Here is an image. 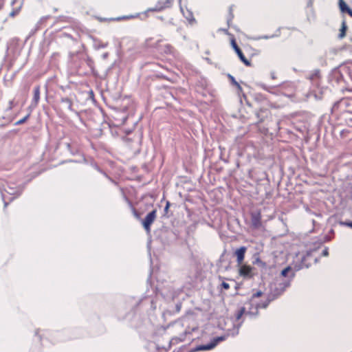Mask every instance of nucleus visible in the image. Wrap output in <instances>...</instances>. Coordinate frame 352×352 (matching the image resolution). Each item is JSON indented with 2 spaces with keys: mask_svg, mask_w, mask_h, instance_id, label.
Returning <instances> with one entry per match:
<instances>
[{
  "mask_svg": "<svg viewBox=\"0 0 352 352\" xmlns=\"http://www.w3.org/2000/svg\"><path fill=\"white\" fill-rule=\"evenodd\" d=\"M28 116H25V118H23V119L19 120L16 124H23V122H25L26 121V120L28 119Z\"/></svg>",
  "mask_w": 352,
  "mask_h": 352,
  "instance_id": "24",
  "label": "nucleus"
},
{
  "mask_svg": "<svg viewBox=\"0 0 352 352\" xmlns=\"http://www.w3.org/2000/svg\"><path fill=\"white\" fill-rule=\"evenodd\" d=\"M240 267L239 269V274L241 276L244 278H251L254 276L253 270L254 267L248 265H239Z\"/></svg>",
  "mask_w": 352,
  "mask_h": 352,
  "instance_id": "3",
  "label": "nucleus"
},
{
  "mask_svg": "<svg viewBox=\"0 0 352 352\" xmlns=\"http://www.w3.org/2000/svg\"><path fill=\"white\" fill-rule=\"evenodd\" d=\"M129 18L130 17H129V16H124V17H122V19H129Z\"/></svg>",
  "mask_w": 352,
  "mask_h": 352,
  "instance_id": "30",
  "label": "nucleus"
},
{
  "mask_svg": "<svg viewBox=\"0 0 352 352\" xmlns=\"http://www.w3.org/2000/svg\"><path fill=\"white\" fill-rule=\"evenodd\" d=\"M346 13L349 14V15H350L351 16H352V10L350 9L349 8L346 10V11L345 12Z\"/></svg>",
  "mask_w": 352,
  "mask_h": 352,
  "instance_id": "26",
  "label": "nucleus"
},
{
  "mask_svg": "<svg viewBox=\"0 0 352 352\" xmlns=\"http://www.w3.org/2000/svg\"><path fill=\"white\" fill-rule=\"evenodd\" d=\"M11 5L12 8L10 16L14 17L21 12L23 5V0H12Z\"/></svg>",
  "mask_w": 352,
  "mask_h": 352,
  "instance_id": "4",
  "label": "nucleus"
},
{
  "mask_svg": "<svg viewBox=\"0 0 352 352\" xmlns=\"http://www.w3.org/2000/svg\"><path fill=\"white\" fill-rule=\"evenodd\" d=\"M233 18H234V14H233L232 8L230 7L228 8V17H227V23H228V26L230 25V23L232 21Z\"/></svg>",
  "mask_w": 352,
  "mask_h": 352,
  "instance_id": "14",
  "label": "nucleus"
},
{
  "mask_svg": "<svg viewBox=\"0 0 352 352\" xmlns=\"http://www.w3.org/2000/svg\"><path fill=\"white\" fill-rule=\"evenodd\" d=\"M291 271V267H285V269H283L281 272V275L283 276V277H286L287 276V274L289 272Z\"/></svg>",
  "mask_w": 352,
  "mask_h": 352,
  "instance_id": "18",
  "label": "nucleus"
},
{
  "mask_svg": "<svg viewBox=\"0 0 352 352\" xmlns=\"http://www.w3.org/2000/svg\"><path fill=\"white\" fill-rule=\"evenodd\" d=\"M350 41L352 42V37L350 38Z\"/></svg>",
  "mask_w": 352,
  "mask_h": 352,
  "instance_id": "32",
  "label": "nucleus"
},
{
  "mask_svg": "<svg viewBox=\"0 0 352 352\" xmlns=\"http://www.w3.org/2000/svg\"><path fill=\"white\" fill-rule=\"evenodd\" d=\"M230 78L232 80V82L234 85H235L239 89H241V85L235 80V79L230 76Z\"/></svg>",
  "mask_w": 352,
  "mask_h": 352,
  "instance_id": "20",
  "label": "nucleus"
},
{
  "mask_svg": "<svg viewBox=\"0 0 352 352\" xmlns=\"http://www.w3.org/2000/svg\"><path fill=\"white\" fill-rule=\"evenodd\" d=\"M62 102H65L68 105L69 109H72L73 103L71 99L68 98H63L61 99Z\"/></svg>",
  "mask_w": 352,
  "mask_h": 352,
  "instance_id": "17",
  "label": "nucleus"
},
{
  "mask_svg": "<svg viewBox=\"0 0 352 352\" xmlns=\"http://www.w3.org/2000/svg\"><path fill=\"white\" fill-rule=\"evenodd\" d=\"M230 44H231V46L233 48V50L235 51V52L236 53L237 52H239L241 49L240 47L238 46L236 42V40H235V38L234 36V35L232 34H230Z\"/></svg>",
  "mask_w": 352,
  "mask_h": 352,
  "instance_id": "13",
  "label": "nucleus"
},
{
  "mask_svg": "<svg viewBox=\"0 0 352 352\" xmlns=\"http://www.w3.org/2000/svg\"><path fill=\"white\" fill-rule=\"evenodd\" d=\"M172 2L173 0H159L155 8L151 9V10L156 12L162 11L166 8H170Z\"/></svg>",
  "mask_w": 352,
  "mask_h": 352,
  "instance_id": "5",
  "label": "nucleus"
},
{
  "mask_svg": "<svg viewBox=\"0 0 352 352\" xmlns=\"http://www.w3.org/2000/svg\"><path fill=\"white\" fill-rule=\"evenodd\" d=\"M263 294V292L261 291H258L256 292V293L253 294L252 295V298H258L260 296H261Z\"/></svg>",
  "mask_w": 352,
  "mask_h": 352,
  "instance_id": "21",
  "label": "nucleus"
},
{
  "mask_svg": "<svg viewBox=\"0 0 352 352\" xmlns=\"http://www.w3.org/2000/svg\"><path fill=\"white\" fill-rule=\"evenodd\" d=\"M346 225L352 228V222H347L346 223Z\"/></svg>",
  "mask_w": 352,
  "mask_h": 352,
  "instance_id": "29",
  "label": "nucleus"
},
{
  "mask_svg": "<svg viewBox=\"0 0 352 352\" xmlns=\"http://www.w3.org/2000/svg\"><path fill=\"white\" fill-rule=\"evenodd\" d=\"M223 340V338H217V339H215L211 343H210L208 344H205V345L201 346L200 349H202V350H210V349L214 348L217 344L219 341Z\"/></svg>",
  "mask_w": 352,
  "mask_h": 352,
  "instance_id": "8",
  "label": "nucleus"
},
{
  "mask_svg": "<svg viewBox=\"0 0 352 352\" xmlns=\"http://www.w3.org/2000/svg\"><path fill=\"white\" fill-rule=\"evenodd\" d=\"M157 216V210H153L149 212L142 221L143 226L147 232L151 231V226L154 222Z\"/></svg>",
  "mask_w": 352,
  "mask_h": 352,
  "instance_id": "2",
  "label": "nucleus"
},
{
  "mask_svg": "<svg viewBox=\"0 0 352 352\" xmlns=\"http://www.w3.org/2000/svg\"><path fill=\"white\" fill-rule=\"evenodd\" d=\"M86 62L87 65L92 69L94 65V60L91 58H87Z\"/></svg>",
  "mask_w": 352,
  "mask_h": 352,
  "instance_id": "19",
  "label": "nucleus"
},
{
  "mask_svg": "<svg viewBox=\"0 0 352 352\" xmlns=\"http://www.w3.org/2000/svg\"><path fill=\"white\" fill-rule=\"evenodd\" d=\"M339 6L340 10L342 12H345L346 10L349 8L348 6L346 5L344 0H339Z\"/></svg>",
  "mask_w": 352,
  "mask_h": 352,
  "instance_id": "15",
  "label": "nucleus"
},
{
  "mask_svg": "<svg viewBox=\"0 0 352 352\" xmlns=\"http://www.w3.org/2000/svg\"><path fill=\"white\" fill-rule=\"evenodd\" d=\"M230 44H231V46L233 48V50L235 51V52L236 53L237 52H239L241 49L240 47L238 46L236 42V40H235V38L234 36V35L232 34H230Z\"/></svg>",
  "mask_w": 352,
  "mask_h": 352,
  "instance_id": "12",
  "label": "nucleus"
},
{
  "mask_svg": "<svg viewBox=\"0 0 352 352\" xmlns=\"http://www.w3.org/2000/svg\"><path fill=\"white\" fill-rule=\"evenodd\" d=\"M245 311V307H241L236 314V319L239 320Z\"/></svg>",
  "mask_w": 352,
  "mask_h": 352,
  "instance_id": "16",
  "label": "nucleus"
},
{
  "mask_svg": "<svg viewBox=\"0 0 352 352\" xmlns=\"http://www.w3.org/2000/svg\"><path fill=\"white\" fill-rule=\"evenodd\" d=\"M322 256H327L329 255V249L328 248H325L322 252Z\"/></svg>",
  "mask_w": 352,
  "mask_h": 352,
  "instance_id": "22",
  "label": "nucleus"
},
{
  "mask_svg": "<svg viewBox=\"0 0 352 352\" xmlns=\"http://www.w3.org/2000/svg\"><path fill=\"white\" fill-rule=\"evenodd\" d=\"M39 100H40V87L38 86L34 89L33 100L35 102V104H38Z\"/></svg>",
  "mask_w": 352,
  "mask_h": 352,
  "instance_id": "11",
  "label": "nucleus"
},
{
  "mask_svg": "<svg viewBox=\"0 0 352 352\" xmlns=\"http://www.w3.org/2000/svg\"><path fill=\"white\" fill-rule=\"evenodd\" d=\"M292 30H297L296 28H292Z\"/></svg>",
  "mask_w": 352,
  "mask_h": 352,
  "instance_id": "31",
  "label": "nucleus"
},
{
  "mask_svg": "<svg viewBox=\"0 0 352 352\" xmlns=\"http://www.w3.org/2000/svg\"><path fill=\"white\" fill-rule=\"evenodd\" d=\"M346 30H347V25L346 24V22L345 21H342V25H341V28L340 30V33H339V35H338V37L340 38H344L346 36Z\"/></svg>",
  "mask_w": 352,
  "mask_h": 352,
  "instance_id": "10",
  "label": "nucleus"
},
{
  "mask_svg": "<svg viewBox=\"0 0 352 352\" xmlns=\"http://www.w3.org/2000/svg\"><path fill=\"white\" fill-rule=\"evenodd\" d=\"M246 250V247L242 246L235 251L234 254L236 256V262L238 265H241L243 263Z\"/></svg>",
  "mask_w": 352,
  "mask_h": 352,
  "instance_id": "6",
  "label": "nucleus"
},
{
  "mask_svg": "<svg viewBox=\"0 0 352 352\" xmlns=\"http://www.w3.org/2000/svg\"><path fill=\"white\" fill-rule=\"evenodd\" d=\"M180 10L184 15V16L187 19V21L189 22V23L192 24L195 21V19L193 16V13L188 10L187 8L184 9V8L181 7Z\"/></svg>",
  "mask_w": 352,
  "mask_h": 352,
  "instance_id": "7",
  "label": "nucleus"
},
{
  "mask_svg": "<svg viewBox=\"0 0 352 352\" xmlns=\"http://www.w3.org/2000/svg\"><path fill=\"white\" fill-rule=\"evenodd\" d=\"M221 287L225 289H228L230 288V285L226 282H223L221 283Z\"/></svg>",
  "mask_w": 352,
  "mask_h": 352,
  "instance_id": "23",
  "label": "nucleus"
},
{
  "mask_svg": "<svg viewBox=\"0 0 352 352\" xmlns=\"http://www.w3.org/2000/svg\"><path fill=\"white\" fill-rule=\"evenodd\" d=\"M169 206H170V202L167 201L166 205L165 208H164V210H165L166 212L168 211V210L169 208Z\"/></svg>",
  "mask_w": 352,
  "mask_h": 352,
  "instance_id": "25",
  "label": "nucleus"
},
{
  "mask_svg": "<svg viewBox=\"0 0 352 352\" xmlns=\"http://www.w3.org/2000/svg\"><path fill=\"white\" fill-rule=\"evenodd\" d=\"M251 228L254 230L260 229L262 226V215L260 210L250 212Z\"/></svg>",
  "mask_w": 352,
  "mask_h": 352,
  "instance_id": "1",
  "label": "nucleus"
},
{
  "mask_svg": "<svg viewBox=\"0 0 352 352\" xmlns=\"http://www.w3.org/2000/svg\"><path fill=\"white\" fill-rule=\"evenodd\" d=\"M166 48L168 49V51L169 52H171L173 49V47L171 45H166Z\"/></svg>",
  "mask_w": 352,
  "mask_h": 352,
  "instance_id": "27",
  "label": "nucleus"
},
{
  "mask_svg": "<svg viewBox=\"0 0 352 352\" xmlns=\"http://www.w3.org/2000/svg\"><path fill=\"white\" fill-rule=\"evenodd\" d=\"M236 54L238 55L239 59L244 63L245 65H246L248 67L251 66L250 61L245 58V56H244L241 50H240L239 52H237Z\"/></svg>",
  "mask_w": 352,
  "mask_h": 352,
  "instance_id": "9",
  "label": "nucleus"
},
{
  "mask_svg": "<svg viewBox=\"0 0 352 352\" xmlns=\"http://www.w3.org/2000/svg\"><path fill=\"white\" fill-rule=\"evenodd\" d=\"M220 30H221L222 32H224L225 34H230L228 33V30H227V29H221Z\"/></svg>",
  "mask_w": 352,
  "mask_h": 352,
  "instance_id": "28",
  "label": "nucleus"
}]
</instances>
